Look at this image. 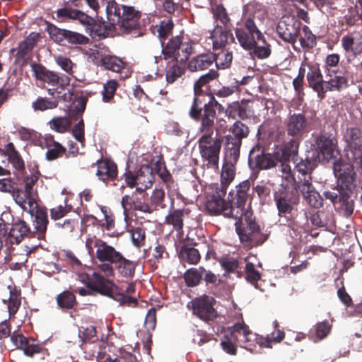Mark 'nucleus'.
<instances>
[{"mask_svg":"<svg viewBox=\"0 0 362 362\" xmlns=\"http://www.w3.org/2000/svg\"><path fill=\"white\" fill-rule=\"evenodd\" d=\"M49 124L52 129L59 133H63L69 128L71 122L67 117H59L53 118Z\"/></svg>","mask_w":362,"mask_h":362,"instance_id":"nucleus-45","label":"nucleus"},{"mask_svg":"<svg viewBox=\"0 0 362 362\" xmlns=\"http://www.w3.org/2000/svg\"><path fill=\"white\" fill-rule=\"evenodd\" d=\"M306 127V121L303 115L300 114L293 115L289 118L287 124L288 134L292 136L298 135Z\"/></svg>","mask_w":362,"mask_h":362,"instance_id":"nucleus-38","label":"nucleus"},{"mask_svg":"<svg viewBox=\"0 0 362 362\" xmlns=\"http://www.w3.org/2000/svg\"><path fill=\"white\" fill-rule=\"evenodd\" d=\"M276 206L280 215L287 214L293 215L294 211V205L298 202L297 196H292L288 192L276 194L275 197Z\"/></svg>","mask_w":362,"mask_h":362,"instance_id":"nucleus-23","label":"nucleus"},{"mask_svg":"<svg viewBox=\"0 0 362 362\" xmlns=\"http://www.w3.org/2000/svg\"><path fill=\"white\" fill-rule=\"evenodd\" d=\"M297 189L300 192L304 200L310 206L320 208L322 205V198L314 187L311 176H307L306 178L299 177Z\"/></svg>","mask_w":362,"mask_h":362,"instance_id":"nucleus-15","label":"nucleus"},{"mask_svg":"<svg viewBox=\"0 0 362 362\" xmlns=\"http://www.w3.org/2000/svg\"><path fill=\"white\" fill-rule=\"evenodd\" d=\"M298 153V146L296 143H289L276 152L275 155L269 153L255 154V150L253 148L250 153L249 163L251 165L260 169H269L276 165V162H281L280 173L282 178L281 186L285 190L292 187L295 179L292 173L291 167L286 163L287 161L292 160L294 163L297 162L296 158Z\"/></svg>","mask_w":362,"mask_h":362,"instance_id":"nucleus-2","label":"nucleus"},{"mask_svg":"<svg viewBox=\"0 0 362 362\" xmlns=\"http://www.w3.org/2000/svg\"><path fill=\"white\" fill-rule=\"evenodd\" d=\"M173 28V23L171 20L161 21L158 28L159 38L160 40L165 38V37L171 32Z\"/></svg>","mask_w":362,"mask_h":362,"instance_id":"nucleus-54","label":"nucleus"},{"mask_svg":"<svg viewBox=\"0 0 362 362\" xmlns=\"http://www.w3.org/2000/svg\"><path fill=\"white\" fill-rule=\"evenodd\" d=\"M124 6L118 5L115 1L108 2L106 6L107 23L99 25V28H95V34L99 37H105L113 32H117V26L120 22Z\"/></svg>","mask_w":362,"mask_h":362,"instance_id":"nucleus-9","label":"nucleus"},{"mask_svg":"<svg viewBox=\"0 0 362 362\" xmlns=\"http://www.w3.org/2000/svg\"><path fill=\"white\" fill-rule=\"evenodd\" d=\"M133 244L139 247L144 244L145 233L142 228L136 227L131 230Z\"/></svg>","mask_w":362,"mask_h":362,"instance_id":"nucleus-53","label":"nucleus"},{"mask_svg":"<svg viewBox=\"0 0 362 362\" xmlns=\"http://www.w3.org/2000/svg\"><path fill=\"white\" fill-rule=\"evenodd\" d=\"M184 211L175 210L166 217V223L171 225L177 230H180L183 226Z\"/></svg>","mask_w":362,"mask_h":362,"instance_id":"nucleus-44","label":"nucleus"},{"mask_svg":"<svg viewBox=\"0 0 362 362\" xmlns=\"http://www.w3.org/2000/svg\"><path fill=\"white\" fill-rule=\"evenodd\" d=\"M78 281L86 286V287H76V291L82 296L89 294L90 288H93L103 295L113 298L121 304L130 305L136 303V298L117 292V288L113 282L103 277L98 272H93L91 278L86 274H81L78 276Z\"/></svg>","mask_w":362,"mask_h":362,"instance_id":"nucleus-3","label":"nucleus"},{"mask_svg":"<svg viewBox=\"0 0 362 362\" xmlns=\"http://www.w3.org/2000/svg\"><path fill=\"white\" fill-rule=\"evenodd\" d=\"M230 132L232 133V135L228 134L226 136V145L227 151L235 160L238 158L240 155L241 140L247 136L248 129L242 122H235L230 128Z\"/></svg>","mask_w":362,"mask_h":362,"instance_id":"nucleus-12","label":"nucleus"},{"mask_svg":"<svg viewBox=\"0 0 362 362\" xmlns=\"http://www.w3.org/2000/svg\"><path fill=\"white\" fill-rule=\"evenodd\" d=\"M220 264L227 272H233L238 267V262L233 258L223 257L220 260Z\"/></svg>","mask_w":362,"mask_h":362,"instance_id":"nucleus-62","label":"nucleus"},{"mask_svg":"<svg viewBox=\"0 0 362 362\" xmlns=\"http://www.w3.org/2000/svg\"><path fill=\"white\" fill-rule=\"evenodd\" d=\"M246 269V278L252 284L260 279L259 273L255 269L254 264L251 262H247L245 266Z\"/></svg>","mask_w":362,"mask_h":362,"instance_id":"nucleus-58","label":"nucleus"},{"mask_svg":"<svg viewBox=\"0 0 362 362\" xmlns=\"http://www.w3.org/2000/svg\"><path fill=\"white\" fill-rule=\"evenodd\" d=\"M344 139L348 144L347 158L362 169V131L357 128L347 129Z\"/></svg>","mask_w":362,"mask_h":362,"instance_id":"nucleus-10","label":"nucleus"},{"mask_svg":"<svg viewBox=\"0 0 362 362\" xmlns=\"http://www.w3.org/2000/svg\"><path fill=\"white\" fill-rule=\"evenodd\" d=\"M216 112L210 105H204V112L202 114V124L200 132L204 133L213 132L211 129L214 125Z\"/></svg>","mask_w":362,"mask_h":362,"instance_id":"nucleus-37","label":"nucleus"},{"mask_svg":"<svg viewBox=\"0 0 362 362\" xmlns=\"http://www.w3.org/2000/svg\"><path fill=\"white\" fill-rule=\"evenodd\" d=\"M29 228L24 221H20L14 223L9 231L8 237L11 243L18 244L28 234Z\"/></svg>","mask_w":362,"mask_h":362,"instance_id":"nucleus-30","label":"nucleus"},{"mask_svg":"<svg viewBox=\"0 0 362 362\" xmlns=\"http://www.w3.org/2000/svg\"><path fill=\"white\" fill-rule=\"evenodd\" d=\"M93 61L95 64H100L106 69L115 72L120 71L124 67V62L121 59L116 56L110 55L106 53L104 48L93 49L90 54Z\"/></svg>","mask_w":362,"mask_h":362,"instance_id":"nucleus-18","label":"nucleus"},{"mask_svg":"<svg viewBox=\"0 0 362 362\" xmlns=\"http://www.w3.org/2000/svg\"><path fill=\"white\" fill-rule=\"evenodd\" d=\"M347 79L344 76L337 75L334 71H331L330 69H327L325 92L328 90H332L344 88L347 86Z\"/></svg>","mask_w":362,"mask_h":362,"instance_id":"nucleus-27","label":"nucleus"},{"mask_svg":"<svg viewBox=\"0 0 362 362\" xmlns=\"http://www.w3.org/2000/svg\"><path fill=\"white\" fill-rule=\"evenodd\" d=\"M306 223L307 220L303 215L299 218V220L293 221L291 226V229L293 232L294 236L297 237L300 235L303 231L305 230Z\"/></svg>","mask_w":362,"mask_h":362,"instance_id":"nucleus-56","label":"nucleus"},{"mask_svg":"<svg viewBox=\"0 0 362 362\" xmlns=\"http://www.w3.org/2000/svg\"><path fill=\"white\" fill-rule=\"evenodd\" d=\"M296 170L298 172V177L306 178L307 176H311L310 164L307 161L300 160L296 165Z\"/></svg>","mask_w":362,"mask_h":362,"instance_id":"nucleus-55","label":"nucleus"},{"mask_svg":"<svg viewBox=\"0 0 362 362\" xmlns=\"http://www.w3.org/2000/svg\"><path fill=\"white\" fill-rule=\"evenodd\" d=\"M6 151L8 153L9 162L11 163L13 168L21 170L24 168V161L16 150L13 143H8L6 146Z\"/></svg>","mask_w":362,"mask_h":362,"instance_id":"nucleus-41","label":"nucleus"},{"mask_svg":"<svg viewBox=\"0 0 362 362\" xmlns=\"http://www.w3.org/2000/svg\"><path fill=\"white\" fill-rule=\"evenodd\" d=\"M11 341L16 348L23 350L26 356H32L34 354L40 351L38 345L35 343L33 339L29 340L22 334H13Z\"/></svg>","mask_w":362,"mask_h":362,"instance_id":"nucleus-25","label":"nucleus"},{"mask_svg":"<svg viewBox=\"0 0 362 362\" xmlns=\"http://www.w3.org/2000/svg\"><path fill=\"white\" fill-rule=\"evenodd\" d=\"M51 38L58 43L66 41V30L59 29L55 26H50L48 29Z\"/></svg>","mask_w":362,"mask_h":362,"instance_id":"nucleus-51","label":"nucleus"},{"mask_svg":"<svg viewBox=\"0 0 362 362\" xmlns=\"http://www.w3.org/2000/svg\"><path fill=\"white\" fill-rule=\"evenodd\" d=\"M300 23L291 16H284L279 21L276 32L285 42L293 44L300 33Z\"/></svg>","mask_w":362,"mask_h":362,"instance_id":"nucleus-14","label":"nucleus"},{"mask_svg":"<svg viewBox=\"0 0 362 362\" xmlns=\"http://www.w3.org/2000/svg\"><path fill=\"white\" fill-rule=\"evenodd\" d=\"M124 180L129 187H136L137 192H144L150 188L154 182L153 170L147 165H142L136 175L127 173Z\"/></svg>","mask_w":362,"mask_h":362,"instance_id":"nucleus-11","label":"nucleus"},{"mask_svg":"<svg viewBox=\"0 0 362 362\" xmlns=\"http://www.w3.org/2000/svg\"><path fill=\"white\" fill-rule=\"evenodd\" d=\"M256 33H261L256 27L254 21L247 19L244 29H236V37L242 47L246 50H251L257 41Z\"/></svg>","mask_w":362,"mask_h":362,"instance_id":"nucleus-16","label":"nucleus"},{"mask_svg":"<svg viewBox=\"0 0 362 362\" xmlns=\"http://www.w3.org/2000/svg\"><path fill=\"white\" fill-rule=\"evenodd\" d=\"M238 158L234 160L227 151L226 159L221 173V184L217 187L221 188V194L226 193L228 186L233 182L235 176V164Z\"/></svg>","mask_w":362,"mask_h":362,"instance_id":"nucleus-20","label":"nucleus"},{"mask_svg":"<svg viewBox=\"0 0 362 362\" xmlns=\"http://www.w3.org/2000/svg\"><path fill=\"white\" fill-rule=\"evenodd\" d=\"M341 46L346 52H351L354 55L362 53V35L359 37L344 36L341 38Z\"/></svg>","mask_w":362,"mask_h":362,"instance_id":"nucleus-33","label":"nucleus"},{"mask_svg":"<svg viewBox=\"0 0 362 362\" xmlns=\"http://www.w3.org/2000/svg\"><path fill=\"white\" fill-rule=\"evenodd\" d=\"M198 148L201 158L207 162L209 168H218L221 139L211 133H204L198 140Z\"/></svg>","mask_w":362,"mask_h":362,"instance_id":"nucleus-6","label":"nucleus"},{"mask_svg":"<svg viewBox=\"0 0 362 362\" xmlns=\"http://www.w3.org/2000/svg\"><path fill=\"white\" fill-rule=\"evenodd\" d=\"M139 17L140 15L138 11L132 7L125 6L117 26V31L128 32L130 30L135 29L138 26Z\"/></svg>","mask_w":362,"mask_h":362,"instance_id":"nucleus-21","label":"nucleus"},{"mask_svg":"<svg viewBox=\"0 0 362 362\" xmlns=\"http://www.w3.org/2000/svg\"><path fill=\"white\" fill-rule=\"evenodd\" d=\"M30 67L36 79L53 85L58 82V76L57 74L47 71L44 66L36 63H32Z\"/></svg>","mask_w":362,"mask_h":362,"instance_id":"nucleus-31","label":"nucleus"},{"mask_svg":"<svg viewBox=\"0 0 362 362\" xmlns=\"http://www.w3.org/2000/svg\"><path fill=\"white\" fill-rule=\"evenodd\" d=\"M57 16L64 19L77 20L83 25H90L93 21L92 18L76 9H73L68 6L58 9Z\"/></svg>","mask_w":362,"mask_h":362,"instance_id":"nucleus-24","label":"nucleus"},{"mask_svg":"<svg viewBox=\"0 0 362 362\" xmlns=\"http://www.w3.org/2000/svg\"><path fill=\"white\" fill-rule=\"evenodd\" d=\"M307 80L309 86L317 93L318 96H320L325 93V79H323L318 64H315L309 66V71L307 74Z\"/></svg>","mask_w":362,"mask_h":362,"instance_id":"nucleus-22","label":"nucleus"},{"mask_svg":"<svg viewBox=\"0 0 362 362\" xmlns=\"http://www.w3.org/2000/svg\"><path fill=\"white\" fill-rule=\"evenodd\" d=\"M250 183L243 182L237 187L235 197L231 203L223 199L226 193L221 194V188L216 187L215 193L206 203V210L211 214H222L226 217L233 218L236 231L241 241H251L255 239L259 232V227L255 222L250 209V199L248 194Z\"/></svg>","mask_w":362,"mask_h":362,"instance_id":"nucleus-1","label":"nucleus"},{"mask_svg":"<svg viewBox=\"0 0 362 362\" xmlns=\"http://www.w3.org/2000/svg\"><path fill=\"white\" fill-rule=\"evenodd\" d=\"M214 56L215 57L214 62L218 69H226L231 64L233 55L230 52L223 50Z\"/></svg>","mask_w":362,"mask_h":362,"instance_id":"nucleus-46","label":"nucleus"},{"mask_svg":"<svg viewBox=\"0 0 362 362\" xmlns=\"http://www.w3.org/2000/svg\"><path fill=\"white\" fill-rule=\"evenodd\" d=\"M204 270L199 271L197 269L187 270L184 276L185 280L187 286H194L197 285L202 279Z\"/></svg>","mask_w":362,"mask_h":362,"instance_id":"nucleus-47","label":"nucleus"},{"mask_svg":"<svg viewBox=\"0 0 362 362\" xmlns=\"http://www.w3.org/2000/svg\"><path fill=\"white\" fill-rule=\"evenodd\" d=\"M212 54H202L193 57L188 64L190 71H199L208 69L214 62Z\"/></svg>","mask_w":362,"mask_h":362,"instance_id":"nucleus-28","label":"nucleus"},{"mask_svg":"<svg viewBox=\"0 0 362 362\" xmlns=\"http://www.w3.org/2000/svg\"><path fill=\"white\" fill-rule=\"evenodd\" d=\"M33 215H35L34 226L37 232V238L38 239H42L45 238L48 223L47 212L44 209H40L37 207Z\"/></svg>","mask_w":362,"mask_h":362,"instance_id":"nucleus-35","label":"nucleus"},{"mask_svg":"<svg viewBox=\"0 0 362 362\" xmlns=\"http://www.w3.org/2000/svg\"><path fill=\"white\" fill-rule=\"evenodd\" d=\"M183 255H185L186 260L190 264H195L200 259L199 251L195 248L186 249Z\"/></svg>","mask_w":362,"mask_h":362,"instance_id":"nucleus-59","label":"nucleus"},{"mask_svg":"<svg viewBox=\"0 0 362 362\" xmlns=\"http://www.w3.org/2000/svg\"><path fill=\"white\" fill-rule=\"evenodd\" d=\"M71 209L66 205H59L50 210V215L52 219L57 220L64 216Z\"/></svg>","mask_w":362,"mask_h":362,"instance_id":"nucleus-57","label":"nucleus"},{"mask_svg":"<svg viewBox=\"0 0 362 362\" xmlns=\"http://www.w3.org/2000/svg\"><path fill=\"white\" fill-rule=\"evenodd\" d=\"M165 193L160 189H155L153 191L151 202V204L154 206H160L163 207V201L164 199Z\"/></svg>","mask_w":362,"mask_h":362,"instance_id":"nucleus-64","label":"nucleus"},{"mask_svg":"<svg viewBox=\"0 0 362 362\" xmlns=\"http://www.w3.org/2000/svg\"><path fill=\"white\" fill-rule=\"evenodd\" d=\"M336 142L334 139L320 136L316 139V158L319 162H327L334 157Z\"/></svg>","mask_w":362,"mask_h":362,"instance_id":"nucleus-19","label":"nucleus"},{"mask_svg":"<svg viewBox=\"0 0 362 362\" xmlns=\"http://www.w3.org/2000/svg\"><path fill=\"white\" fill-rule=\"evenodd\" d=\"M354 168H360L346 156L345 159L335 161L333 165L334 174L337 179V186L348 190L354 187L355 173Z\"/></svg>","mask_w":362,"mask_h":362,"instance_id":"nucleus-8","label":"nucleus"},{"mask_svg":"<svg viewBox=\"0 0 362 362\" xmlns=\"http://www.w3.org/2000/svg\"><path fill=\"white\" fill-rule=\"evenodd\" d=\"M329 331L330 325L326 322L318 323L315 326L316 336L319 339L325 338L329 334Z\"/></svg>","mask_w":362,"mask_h":362,"instance_id":"nucleus-60","label":"nucleus"},{"mask_svg":"<svg viewBox=\"0 0 362 362\" xmlns=\"http://www.w3.org/2000/svg\"><path fill=\"white\" fill-rule=\"evenodd\" d=\"M116 269L119 276L124 278H132L134 274L136 262L130 261L121 255V258L115 262Z\"/></svg>","mask_w":362,"mask_h":362,"instance_id":"nucleus-36","label":"nucleus"},{"mask_svg":"<svg viewBox=\"0 0 362 362\" xmlns=\"http://www.w3.org/2000/svg\"><path fill=\"white\" fill-rule=\"evenodd\" d=\"M117 88V83L116 81H108L103 86V100L104 102L110 101L113 98Z\"/></svg>","mask_w":362,"mask_h":362,"instance_id":"nucleus-50","label":"nucleus"},{"mask_svg":"<svg viewBox=\"0 0 362 362\" xmlns=\"http://www.w3.org/2000/svg\"><path fill=\"white\" fill-rule=\"evenodd\" d=\"M86 247L89 253H93L95 249V257L100 262L114 264L121 258L122 254L119 251L94 235L88 234L86 240Z\"/></svg>","mask_w":362,"mask_h":362,"instance_id":"nucleus-7","label":"nucleus"},{"mask_svg":"<svg viewBox=\"0 0 362 362\" xmlns=\"http://www.w3.org/2000/svg\"><path fill=\"white\" fill-rule=\"evenodd\" d=\"M13 197L15 202L25 211L33 216L37 207V191H27L18 189L13 191Z\"/></svg>","mask_w":362,"mask_h":362,"instance_id":"nucleus-17","label":"nucleus"},{"mask_svg":"<svg viewBox=\"0 0 362 362\" xmlns=\"http://www.w3.org/2000/svg\"><path fill=\"white\" fill-rule=\"evenodd\" d=\"M255 341L258 344L257 334L252 333L245 324L238 323L228 329L221 341V346L226 353L235 355L238 343L240 344L243 347L251 350L246 344L242 345V344Z\"/></svg>","mask_w":362,"mask_h":362,"instance_id":"nucleus-5","label":"nucleus"},{"mask_svg":"<svg viewBox=\"0 0 362 362\" xmlns=\"http://www.w3.org/2000/svg\"><path fill=\"white\" fill-rule=\"evenodd\" d=\"M72 134L74 138L81 144L84 140V124L83 120L79 121L73 128Z\"/></svg>","mask_w":362,"mask_h":362,"instance_id":"nucleus-61","label":"nucleus"},{"mask_svg":"<svg viewBox=\"0 0 362 362\" xmlns=\"http://www.w3.org/2000/svg\"><path fill=\"white\" fill-rule=\"evenodd\" d=\"M217 74L216 71H210L209 73L202 76L199 79L195 82L194 86V90L195 98L194 100V105L191 110V115L192 117H197L199 111L197 110V97L204 92L202 87H204L209 81L216 78Z\"/></svg>","mask_w":362,"mask_h":362,"instance_id":"nucleus-26","label":"nucleus"},{"mask_svg":"<svg viewBox=\"0 0 362 362\" xmlns=\"http://www.w3.org/2000/svg\"><path fill=\"white\" fill-rule=\"evenodd\" d=\"M156 311L154 309H151L146 314L144 325L148 331L153 330L156 327Z\"/></svg>","mask_w":362,"mask_h":362,"instance_id":"nucleus-63","label":"nucleus"},{"mask_svg":"<svg viewBox=\"0 0 362 362\" xmlns=\"http://www.w3.org/2000/svg\"><path fill=\"white\" fill-rule=\"evenodd\" d=\"M97 175L102 180L112 179L117 176V166L109 160H102L98 162Z\"/></svg>","mask_w":362,"mask_h":362,"instance_id":"nucleus-32","label":"nucleus"},{"mask_svg":"<svg viewBox=\"0 0 362 362\" xmlns=\"http://www.w3.org/2000/svg\"><path fill=\"white\" fill-rule=\"evenodd\" d=\"M192 51L193 48L189 41L176 36L168 41L165 47H163L162 42L152 47L151 54L156 64H158L163 59L182 63L189 58Z\"/></svg>","mask_w":362,"mask_h":362,"instance_id":"nucleus-4","label":"nucleus"},{"mask_svg":"<svg viewBox=\"0 0 362 362\" xmlns=\"http://www.w3.org/2000/svg\"><path fill=\"white\" fill-rule=\"evenodd\" d=\"M257 35V41L252 49H253L254 54L259 58L264 59L268 57L271 54V50L269 45L266 43L264 36L262 33H256Z\"/></svg>","mask_w":362,"mask_h":362,"instance_id":"nucleus-39","label":"nucleus"},{"mask_svg":"<svg viewBox=\"0 0 362 362\" xmlns=\"http://www.w3.org/2000/svg\"><path fill=\"white\" fill-rule=\"evenodd\" d=\"M58 305L62 308H72L75 303V296L70 292H63L57 297Z\"/></svg>","mask_w":362,"mask_h":362,"instance_id":"nucleus-48","label":"nucleus"},{"mask_svg":"<svg viewBox=\"0 0 362 362\" xmlns=\"http://www.w3.org/2000/svg\"><path fill=\"white\" fill-rule=\"evenodd\" d=\"M57 100H50L47 98L39 97L32 103V108L34 111H46L57 107Z\"/></svg>","mask_w":362,"mask_h":362,"instance_id":"nucleus-42","label":"nucleus"},{"mask_svg":"<svg viewBox=\"0 0 362 362\" xmlns=\"http://www.w3.org/2000/svg\"><path fill=\"white\" fill-rule=\"evenodd\" d=\"M214 298L203 296L195 298L187 304L192 308L193 313L204 321L214 320L217 313L214 308Z\"/></svg>","mask_w":362,"mask_h":362,"instance_id":"nucleus-13","label":"nucleus"},{"mask_svg":"<svg viewBox=\"0 0 362 362\" xmlns=\"http://www.w3.org/2000/svg\"><path fill=\"white\" fill-rule=\"evenodd\" d=\"M298 37H299L300 44L303 48H312L315 45V36L308 26L304 25L302 30L300 29Z\"/></svg>","mask_w":362,"mask_h":362,"instance_id":"nucleus-40","label":"nucleus"},{"mask_svg":"<svg viewBox=\"0 0 362 362\" xmlns=\"http://www.w3.org/2000/svg\"><path fill=\"white\" fill-rule=\"evenodd\" d=\"M284 337V332L276 329L272 332L270 336H267L266 338L258 337V344L259 346L272 347V344L280 342Z\"/></svg>","mask_w":362,"mask_h":362,"instance_id":"nucleus-43","label":"nucleus"},{"mask_svg":"<svg viewBox=\"0 0 362 362\" xmlns=\"http://www.w3.org/2000/svg\"><path fill=\"white\" fill-rule=\"evenodd\" d=\"M66 41L71 44H86L88 38L84 35L70 30H66Z\"/></svg>","mask_w":362,"mask_h":362,"instance_id":"nucleus-52","label":"nucleus"},{"mask_svg":"<svg viewBox=\"0 0 362 362\" xmlns=\"http://www.w3.org/2000/svg\"><path fill=\"white\" fill-rule=\"evenodd\" d=\"M175 62L170 66L166 71V81L168 83H173L183 74V69Z\"/></svg>","mask_w":362,"mask_h":362,"instance_id":"nucleus-49","label":"nucleus"},{"mask_svg":"<svg viewBox=\"0 0 362 362\" xmlns=\"http://www.w3.org/2000/svg\"><path fill=\"white\" fill-rule=\"evenodd\" d=\"M210 38L214 48L218 49L225 46L229 40H233V35L221 26H216L211 33Z\"/></svg>","mask_w":362,"mask_h":362,"instance_id":"nucleus-29","label":"nucleus"},{"mask_svg":"<svg viewBox=\"0 0 362 362\" xmlns=\"http://www.w3.org/2000/svg\"><path fill=\"white\" fill-rule=\"evenodd\" d=\"M9 297L8 299H2V302L6 305L8 313L10 315H14L18 310L21 303V293L16 288H12L11 286H8Z\"/></svg>","mask_w":362,"mask_h":362,"instance_id":"nucleus-34","label":"nucleus"}]
</instances>
